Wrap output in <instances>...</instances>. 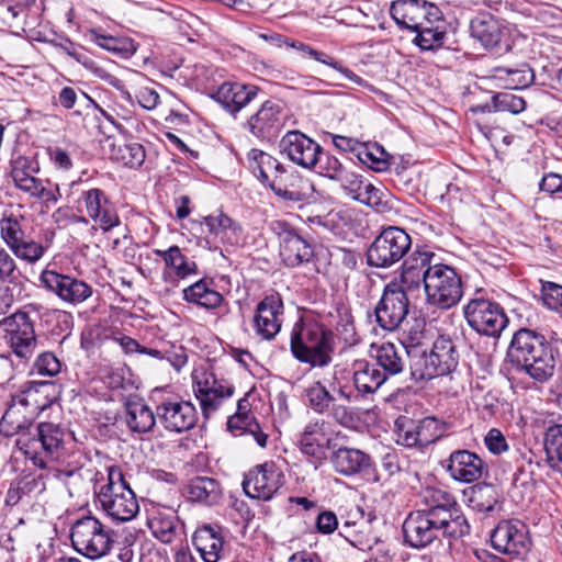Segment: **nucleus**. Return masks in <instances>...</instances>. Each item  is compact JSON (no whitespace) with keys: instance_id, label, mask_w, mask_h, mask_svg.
<instances>
[{"instance_id":"56","label":"nucleus","mask_w":562,"mask_h":562,"mask_svg":"<svg viewBox=\"0 0 562 562\" xmlns=\"http://www.w3.org/2000/svg\"><path fill=\"white\" fill-rule=\"evenodd\" d=\"M59 104L66 109H74L76 104L87 109L90 104H94V100L90 98L86 92L79 90L77 92L71 87H64L58 94Z\"/></svg>"},{"instance_id":"45","label":"nucleus","mask_w":562,"mask_h":562,"mask_svg":"<svg viewBox=\"0 0 562 562\" xmlns=\"http://www.w3.org/2000/svg\"><path fill=\"white\" fill-rule=\"evenodd\" d=\"M110 158L128 168H138L144 164L146 154L144 147L138 143H111Z\"/></svg>"},{"instance_id":"58","label":"nucleus","mask_w":562,"mask_h":562,"mask_svg":"<svg viewBox=\"0 0 562 562\" xmlns=\"http://www.w3.org/2000/svg\"><path fill=\"white\" fill-rule=\"evenodd\" d=\"M435 254L429 251H414L403 263L402 268L412 272L427 274L434 265Z\"/></svg>"},{"instance_id":"64","label":"nucleus","mask_w":562,"mask_h":562,"mask_svg":"<svg viewBox=\"0 0 562 562\" xmlns=\"http://www.w3.org/2000/svg\"><path fill=\"white\" fill-rule=\"evenodd\" d=\"M342 373V370L335 368L333 376L328 381L327 389L331 391L330 393L337 394L339 397L344 398L347 402H351L353 398V393L346 384L342 383L341 378L339 376Z\"/></svg>"},{"instance_id":"7","label":"nucleus","mask_w":562,"mask_h":562,"mask_svg":"<svg viewBox=\"0 0 562 562\" xmlns=\"http://www.w3.org/2000/svg\"><path fill=\"white\" fill-rule=\"evenodd\" d=\"M70 539L77 552L92 560L106 555L114 542L111 530L90 515L72 524Z\"/></svg>"},{"instance_id":"6","label":"nucleus","mask_w":562,"mask_h":562,"mask_svg":"<svg viewBox=\"0 0 562 562\" xmlns=\"http://www.w3.org/2000/svg\"><path fill=\"white\" fill-rule=\"evenodd\" d=\"M426 303L439 310L456 306L463 296L461 277L454 268L435 263L425 279Z\"/></svg>"},{"instance_id":"24","label":"nucleus","mask_w":562,"mask_h":562,"mask_svg":"<svg viewBox=\"0 0 562 562\" xmlns=\"http://www.w3.org/2000/svg\"><path fill=\"white\" fill-rule=\"evenodd\" d=\"M259 88L255 85L241 82H223L211 97L220 103L225 111L235 115L247 106L258 94Z\"/></svg>"},{"instance_id":"20","label":"nucleus","mask_w":562,"mask_h":562,"mask_svg":"<svg viewBox=\"0 0 562 562\" xmlns=\"http://www.w3.org/2000/svg\"><path fill=\"white\" fill-rule=\"evenodd\" d=\"M331 431L328 422L319 418L310 420L300 434L297 441L300 451L311 458L315 465L326 459L330 448Z\"/></svg>"},{"instance_id":"3","label":"nucleus","mask_w":562,"mask_h":562,"mask_svg":"<svg viewBox=\"0 0 562 562\" xmlns=\"http://www.w3.org/2000/svg\"><path fill=\"white\" fill-rule=\"evenodd\" d=\"M40 305L30 303L0 321L4 342L19 360L18 366L27 364L37 348V338L32 314L40 313Z\"/></svg>"},{"instance_id":"23","label":"nucleus","mask_w":562,"mask_h":562,"mask_svg":"<svg viewBox=\"0 0 562 562\" xmlns=\"http://www.w3.org/2000/svg\"><path fill=\"white\" fill-rule=\"evenodd\" d=\"M283 302L279 295H267L256 307L254 328L261 338L270 340L282 326Z\"/></svg>"},{"instance_id":"51","label":"nucleus","mask_w":562,"mask_h":562,"mask_svg":"<svg viewBox=\"0 0 562 562\" xmlns=\"http://www.w3.org/2000/svg\"><path fill=\"white\" fill-rule=\"evenodd\" d=\"M390 154L379 144H362L358 159L375 171L389 168Z\"/></svg>"},{"instance_id":"63","label":"nucleus","mask_w":562,"mask_h":562,"mask_svg":"<svg viewBox=\"0 0 562 562\" xmlns=\"http://www.w3.org/2000/svg\"><path fill=\"white\" fill-rule=\"evenodd\" d=\"M18 274L15 260L0 246V281H13Z\"/></svg>"},{"instance_id":"30","label":"nucleus","mask_w":562,"mask_h":562,"mask_svg":"<svg viewBox=\"0 0 562 562\" xmlns=\"http://www.w3.org/2000/svg\"><path fill=\"white\" fill-rule=\"evenodd\" d=\"M193 546L204 562H218L224 553V538L220 526L203 525L192 538Z\"/></svg>"},{"instance_id":"46","label":"nucleus","mask_w":562,"mask_h":562,"mask_svg":"<svg viewBox=\"0 0 562 562\" xmlns=\"http://www.w3.org/2000/svg\"><path fill=\"white\" fill-rule=\"evenodd\" d=\"M178 516L175 513H156L149 520L148 527L153 536L162 543H171L178 532Z\"/></svg>"},{"instance_id":"9","label":"nucleus","mask_w":562,"mask_h":562,"mask_svg":"<svg viewBox=\"0 0 562 562\" xmlns=\"http://www.w3.org/2000/svg\"><path fill=\"white\" fill-rule=\"evenodd\" d=\"M468 325L479 335L498 338L508 323L503 307L483 296L471 299L463 306Z\"/></svg>"},{"instance_id":"57","label":"nucleus","mask_w":562,"mask_h":562,"mask_svg":"<svg viewBox=\"0 0 562 562\" xmlns=\"http://www.w3.org/2000/svg\"><path fill=\"white\" fill-rule=\"evenodd\" d=\"M33 370L40 375L53 378L61 371V362L53 352H42L35 359Z\"/></svg>"},{"instance_id":"4","label":"nucleus","mask_w":562,"mask_h":562,"mask_svg":"<svg viewBox=\"0 0 562 562\" xmlns=\"http://www.w3.org/2000/svg\"><path fill=\"white\" fill-rule=\"evenodd\" d=\"M291 351L300 362L324 368L331 362V333L317 323L295 325Z\"/></svg>"},{"instance_id":"25","label":"nucleus","mask_w":562,"mask_h":562,"mask_svg":"<svg viewBox=\"0 0 562 562\" xmlns=\"http://www.w3.org/2000/svg\"><path fill=\"white\" fill-rule=\"evenodd\" d=\"M492 547L502 554L519 557L528 550L526 532L510 521L499 522L491 533Z\"/></svg>"},{"instance_id":"35","label":"nucleus","mask_w":562,"mask_h":562,"mask_svg":"<svg viewBox=\"0 0 562 562\" xmlns=\"http://www.w3.org/2000/svg\"><path fill=\"white\" fill-rule=\"evenodd\" d=\"M248 168L263 183L269 187L273 177L286 176L285 167L271 155L252 148L247 155Z\"/></svg>"},{"instance_id":"27","label":"nucleus","mask_w":562,"mask_h":562,"mask_svg":"<svg viewBox=\"0 0 562 562\" xmlns=\"http://www.w3.org/2000/svg\"><path fill=\"white\" fill-rule=\"evenodd\" d=\"M447 471L456 481L472 483L482 477L486 465L476 453L469 450H456L448 459Z\"/></svg>"},{"instance_id":"60","label":"nucleus","mask_w":562,"mask_h":562,"mask_svg":"<svg viewBox=\"0 0 562 562\" xmlns=\"http://www.w3.org/2000/svg\"><path fill=\"white\" fill-rule=\"evenodd\" d=\"M269 188L284 201L301 202L304 195L295 189L289 188L285 183V176L273 177L269 182Z\"/></svg>"},{"instance_id":"11","label":"nucleus","mask_w":562,"mask_h":562,"mask_svg":"<svg viewBox=\"0 0 562 562\" xmlns=\"http://www.w3.org/2000/svg\"><path fill=\"white\" fill-rule=\"evenodd\" d=\"M0 237L16 258L27 263L38 261L45 252V247L26 233V221L22 215H4L0 220Z\"/></svg>"},{"instance_id":"32","label":"nucleus","mask_w":562,"mask_h":562,"mask_svg":"<svg viewBox=\"0 0 562 562\" xmlns=\"http://www.w3.org/2000/svg\"><path fill=\"white\" fill-rule=\"evenodd\" d=\"M471 36L479 41L485 48L496 47L505 32L504 24L491 13H479L470 23Z\"/></svg>"},{"instance_id":"29","label":"nucleus","mask_w":562,"mask_h":562,"mask_svg":"<svg viewBox=\"0 0 562 562\" xmlns=\"http://www.w3.org/2000/svg\"><path fill=\"white\" fill-rule=\"evenodd\" d=\"M282 106L279 101L267 100L246 122V130L257 138L273 134L281 124Z\"/></svg>"},{"instance_id":"15","label":"nucleus","mask_w":562,"mask_h":562,"mask_svg":"<svg viewBox=\"0 0 562 562\" xmlns=\"http://www.w3.org/2000/svg\"><path fill=\"white\" fill-rule=\"evenodd\" d=\"M194 394L200 402L202 414L209 419L234 394V386L214 373L204 372L194 376Z\"/></svg>"},{"instance_id":"38","label":"nucleus","mask_w":562,"mask_h":562,"mask_svg":"<svg viewBox=\"0 0 562 562\" xmlns=\"http://www.w3.org/2000/svg\"><path fill=\"white\" fill-rule=\"evenodd\" d=\"M204 224L210 234L223 244L237 245L240 240L241 228L239 224L223 213L206 216Z\"/></svg>"},{"instance_id":"59","label":"nucleus","mask_w":562,"mask_h":562,"mask_svg":"<svg viewBox=\"0 0 562 562\" xmlns=\"http://www.w3.org/2000/svg\"><path fill=\"white\" fill-rule=\"evenodd\" d=\"M425 274L418 273V271L412 272L402 268L400 280H393L390 283H395L407 295L415 291L418 292L422 285L425 289Z\"/></svg>"},{"instance_id":"5","label":"nucleus","mask_w":562,"mask_h":562,"mask_svg":"<svg viewBox=\"0 0 562 562\" xmlns=\"http://www.w3.org/2000/svg\"><path fill=\"white\" fill-rule=\"evenodd\" d=\"M106 472V483L95 491L98 502L113 520L130 521L139 510L135 493L119 468L109 467Z\"/></svg>"},{"instance_id":"44","label":"nucleus","mask_w":562,"mask_h":562,"mask_svg":"<svg viewBox=\"0 0 562 562\" xmlns=\"http://www.w3.org/2000/svg\"><path fill=\"white\" fill-rule=\"evenodd\" d=\"M155 254L162 258L166 267L171 269L178 278L184 279L196 274V263L183 255L178 246H171L167 250L156 249Z\"/></svg>"},{"instance_id":"61","label":"nucleus","mask_w":562,"mask_h":562,"mask_svg":"<svg viewBox=\"0 0 562 562\" xmlns=\"http://www.w3.org/2000/svg\"><path fill=\"white\" fill-rule=\"evenodd\" d=\"M541 300L548 308L557 311L561 306L562 285L550 281L542 282Z\"/></svg>"},{"instance_id":"53","label":"nucleus","mask_w":562,"mask_h":562,"mask_svg":"<svg viewBox=\"0 0 562 562\" xmlns=\"http://www.w3.org/2000/svg\"><path fill=\"white\" fill-rule=\"evenodd\" d=\"M395 441L407 448H418L417 424L408 417L401 416L395 420Z\"/></svg>"},{"instance_id":"43","label":"nucleus","mask_w":562,"mask_h":562,"mask_svg":"<svg viewBox=\"0 0 562 562\" xmlns=\"http://www.w3.org/2000/svg\"><path fill=\"white\" fill-rule=\"evenodd\" d=\"M543 447L548 465L562 473V418L560 423L551 424L546 428Z\"/></svg>"},{"instance_id":"28","label":"nucleus","mask_w":562,"mask_h":562,"mask_svg":"<svg viewBox=\"0 0 562 562\" xmlns=\"http://www.w3.org/2000/svg\"><path fill=\"white\" fill-rule=\"evenodd\" d=\"M372 357L375 366L389 380L390 376L401 374L406 367L408 348L402 344L382 342L372 345Z\"/></svg>"},{"instance_id":"8","label":"nucleus","mask_w":562,"mask_h":562,"mask_svg":"<svg viewBox=\"0 0 562 562\" xmlns=\"http://www.w3.org/2000/svg\"><path fill=\"white\" fill-rule=\"evenodd\" d=\"M65 437L66 430L59 424L44 422L36 426L35 437L27 440L20 438L16 445L35 467L46 469L48 459L58 458Z\"/></svg>"},{"instance_id":"17","label":"nucleus","mask_w":562,"mask_h":562,"mask_svg":"<svg viewBox=\"0 0 562 562\" xmlns=\"http://www.w3.org/2000/svg\"><path fill=\"white\" fill-rule=\"evenodd\" d=\"M408 306L406 294L395 283H387L374 310L378 324L389 331L397 329L408 314Z\"/></svg>"},{"instance_id":"54","label":"nucleus","mask_w":562,"mask_h":562,"mask_svg":"<svg viewBox=\"0 0 562 562\" xmlns=\"http://www.w3.org/2000/svg\"><path fill=\"white\" fill-rule=\"evenodd\" d=\"M413 31L417 33L414 40L415 43L424 50L440 46L446 34L445 27L426 29L423 27V24L420 27H416Z\"/></svg>"},{"instance_id":"21","label":"nucleus","mask_w":562,"mask_h":562,"mask_svg":"<svg viewBox=\"0 0 562 562\" xmlns=\"http://www.w3.org/2000/svg\"><path fill=\"white\" fill-rule=\"evenodd\" d=\"M41 281L47 290L70 304L82 303L92 295V288L88 283L56 271H43Z\"/></svg>"},{"instance_id":"1","label":"nucleus","mask_w":562,"mask_h":562,"mask_svg":"<svg viewBox=\"0 0 562 562\" xmlns=\"http://www.w3.org/2000/svg\"><path fill=\"white\" fill-rule=\"evenodd\" d=\"M434 504L412 512L403 524L405 542L422 549L441 538L458 539L470 532V525L453 497L441 491L432 495Z\"/></svg>"},{"instance_id":"52","label":"nucleus","mask_w":562,"mask_h":562,"mask_svg":"<svg viewBox=\"0 0 562 562\" xmlns=\"http://www.w3.org/2000/svg\"><path fill=\"white\" fill-rule=\"evenodd\" d=\"M306 398L308 406L317 414L327 413L330 404L336 401L335 395L319 381L306 390Z\"/></svg>"},{"instance_id":"48","label":"nucleus","mask_w":562,"mask_h":562,"mask_svg":"<svg viewBox=\"0 0 562 562\" xmlns=\"http://www.w3.org/2000/svg\"><path fill=\"white\" fill-rule=\"evenodd\" d=\"M492 106L488 104L477 105L473 109L474 112H491L492 108L495 111L509 112L518 114L526 109V101L524 98L516 95L512 92H498L492 98Z\"/></svg>"},{"instance_id":"19","label":"nucleus","mask_w":562,"mask_h":562,"mask_svg":"<svg viewBox=\"0 0 562 562\" xmlns=\"http://www.w3.org/2000/svg\"><path fill=\"white\" fill-rule=\"evenodd\" d=\"M390 14L398 26L413 31L420 27L427 18L440 20L441 10L425 0H396L391 4Z\"/></svg>"},{"instance_id":"16","label":"nucleus","mask_w":562,"mask_h":562,"mask_svg":"<svg viewBox=\"0 0 562 562\" xmlns=\"http://www.w3.org/2000/svg\"><path fill=\"white\" fill-rule=\"evenodd\" d=\"M36 171L37 168L32 166L29 158L18 157L13 161L11 171L15 187L33 198L45 202H56L60 195L58 186L35 178L33 173Z\"/></svg>"},{"instance_id":"31","label":"nucleus","mask_w":562,"mask_h":562,"mask_svg":"<svg viewBox=\"0 0 562 562\" xmlns=\"http://www.w3.org/2000/svg\"><path fill=\"white\" fill-rule=\"evenodd\" d=\"M330 463L340 475L353 476L371 467V457L360 449L340 447L331 452Z\"/></svg>"},{"instance_id":"55","label":"nucleus","mask_w":562,"mask_h":562,"mask_svg":"<svg viewBox=\"0 0 562 562\" xmlns=\"http://www.w3.org/2000/svg\"><path fill=\"white\" fill-rule=\"evenodd\" d=\"M316 166L321 175L336 181L341 178L342 173L347 170L337 157L324 153L322 148Z\"/></svg>"},{"instance_id":"26","label":"nucleus","mask_w":562,"mask_h":562,"mask_svg":"<svg viewBox=\"0 0 562 562\" xmlns=\"http://www.w3.org/2000/svg\"><path fill=\"white\" fill-rule=\"evenodd\" d=\"M337 181L340 182L345 193L352 200L376 211H383L385 207L386 203L382 200V190L364 180L361 176L346 170Z\"/></svg>"},{"instance_id":"47","label":"nucleus","mask_w":562,"mask_h":562,"mask_svg":"<svg viewBox=\"0 0 562 562\" xmlns=\"http://www.w3.org/2000/svg\"><path fill=\"white\" fill-rule=\"evenodd\" d=\"M89 34L90 40L98 46L124 58L131 57L137 49V45L130 37L103 35L95 30H91Z\"/></svg>"},{"instance_id":"13","label":"nucleus","mask_w":562,"mask_h":562,"mask_svg":"<svg viewBox=\"0 0 562 562\" xmlns=\"http://www.w3.org/2000/svg\"><path fill=\"white\" fill-rule=\"evenodd\" d=\"M78 211L86 214L103 232H109L121 223L115 204L100 188L87 187L81 190Z\"/></svg>"},{"instance_id":"50","label":"nucleus","mask_w":562,"mask_h":562,"mask_svg":"<svg viewBox=\"0 0 562 562\" xmlns=\"http://www.w3.org/2000/svg\"><path fill=\"white\" fill-rule=\"evenodd\" d=\"M416 424L418 448H425L436 442L443 437L447 431V424L436 417H426Z\"/></svg>"},{"instance_id":"40","label":"nucleus","mask_w":562,"mask_h":562,"mask_svg":"<svg viewBox=\"0 0 562 562\" xmlns=\"http://www.w3.org/2000/svg\"><path fill=\"white\" fill-rule=\"evenodd\" d=\"M407 358L409 359L411 376L415 382L441 376L431 361L430 353H427L418 345L408 348Z\"/></svg>"},{"instance_id":"34","label":"nucleus","mask_w":562,"mask_h":562,"mask_svg":"<svg viewBox=\"0 0 562 562\" xmlns=\"http://www.w3.org/2000/svg\"><path fill=\"white\" fill-rule=\"evenodd\" d=\"M352 381L356 390L366 395L375 393L387 379L374 363L357 360L352 364Z\"/></svg>"},{"instance_id":"14","label":"nucleus","mask_w":562,"mask_h":562,"mask_svg":"<svg viewBox=\"0 0 562 562\" xmlns=\"http://www.w3.org/2000/svg\"><path fill=\"white\" fill-rule=\"evenodd\" d=\"M284 474L273 461L257 464L244 477L245 494L254 499L270 501L283 486Z\"/></svg>"},{"instance_id":"22","label":"nucleus","mask_w":562,"mask_h":562,"mask_svg":"<svg viewBox=\"0 0 562 562\" xmlns=\"http://www.w3.org/2000/svg\"><path fill=\"white\" fill-rule=\"evenodd\" d=\"M274 229L279 235L280 256L286 266L296 267L312 259V245L285 222H276Z\"/></svg>"},{"instance_id":"42","label":"nucleus","mask_w":562,"mask_h":562,"mask_svg":"<svg viewBox=\"0 0 562 562\" xmlns=\"http://www.w3.org/2000/svg\"><path fill=\"white\" fill-rule=\"evenodd\" d=\"M289 47L295 48L296 50L302 52L304 55L310 56L314 60H316L323 65H326L328 67H331L333 69L340 72L345 78L352 81L353 83H356L358 86H366V81L361 77L356 75L349 68L345 67L340 61L336 60L330 55H328L324 52L317 50V49L313 48L312 46L304 44L302 42L290 41Z\"/></svg>"},{"instance_id":"18","label":"nucleus","mask_w":562,"mask_h":562,"mask_svg":"<svg viewBox=\"0 0 562 562\" xmlns=\"http://www.w3.org/2000/svg\"><path fill=\"white\" fill-rule=\"evenodd\" d=\"M280 154L293 164L313 169L321 154V145L300 131H289L279 142Z\"/></svg>"},{"instance_id":"33","label":"nucleus","mask_w":562,"mask_h":562,"mask_svg":"<svg viewBox=\"0 0 562 562\" xmlns=\"http://www.w3.org/2000/svg\"><path fill=\"white\" fill-rule=\"evenodd\" d=\"M184 495L193 503L204 506L218 504L223 496L222 486L218 481L209 476H194L184 486Z\"/></svg>"},{"instance_id":"62","label":"nucleus","mask_w":562,"mask_h":562,"mask_svg":"<svg viewBox=\"0 0 562 562\" xmlns=\"http://www.w3.org/2000/svg\"><path fill=\"white\" fill-rule=\"evenodd\" d=\"M484 445L487 450L495 456L507 452L508 442L504 434L497 428H491L484 437Z\"/></svg>"},{"instance_id":"39","label":"nucleus","mask_w":562,"mask_h":562,"mask_svg":"<svg viewBox=\"0 0 562 562\" xmlns=\"http://www.w3.org/2000/svg\"><path fill=\"white\" fill-rule=\"evenodd\" d=\"M493 77L504 82L506 89L516 90L529 87L535 79L530 66L526 63L516 67L499 66L493 69Z\"/></svg>"},{"instance_id":"36","label":"nucleus","mask_w":562,"mask_h":562,"mask_svg":"<svg viewBox=\"0 0 562 562\" xmlns=\"http://www.w3.org/2000/svg\"><path fill=\"white\" fill-rule=\"evenodd\" d=\"M429 353L441 376L452 373L459 364L457 345L449 336H439Z\"/></svg>"},{"instance_id":"10","label":"nucleus","mask_w":562,"mask_h":562,"mask_svg":"<svg viewBox=\"0 0 562 562\" xmlns=\"http://www.w3.org/2000/svg\"><path fill=\"white\" fill-rule=\"evenodd\" d=\"M411 236L402 228H384L367 251L368 265L375 268H389L398 262L411 249Z\"/></svg>"},{"instance_id":"41","label":"nucleus","mask_w":562,"mask_h":562,"mask_svg":"<svg viewBox=\"0 0 562 562\" xmlns=\"http://www.w3.org/2000/svg\"><path fill=\"white\" fill-rule=\"evenodd\" d=\"M183 299L188 303L196 304L206 310H214L221 306L224 301L223 295L209 286L204 280H199L183 289Z\"/></svg>"},{"instance_id":"12","label":"nucleus","mask_w":562,"mask_h":562,"mask_svg":"<svg viewBox=\"0 0 562 562\" xmlns=\"http://www.w3.org/2000/svg\"><path fill=\"white\" fill-rule=\"evenodd\" d=\"M161 393L155 390L151 397L157 402L156 416L164 428L178 434L193 428L198 422L194 405L173 396L158 397Z\"/></svg>"},{"instance_id":"37","label":"nucleus","mask_w":562,"mask_h":562,"mask_svg":"<svg viewBox=\"0 0 562 562\" xmlns=\"http://www.w3.org/2000/svg\"><path fill=\"white\" fill-rule=\"evenodd\" d=\"M157 419L154 413L142 400L128 401L125 405V422L134 432H147L153 429Z\"/></svg>"},{"instance_id":"49","label":"nucleus","mask_w":562,"mask_h":562,"mask_svg":"<svg viewBox=\"0 0 562 562\" xmlns=\"http://www.w3.org/2000/svg\"><path fill=\"white\" fill-rule=\"evenodd\" d=\"M497 501V491L492 484L481 483L470 488L469 503L477 512L493 510Z\"/></svg>"},{"instance_id":"2","label":"nucleus","mask_w":562,"mask_h":562,"mask_svg":"<svg viewBox=\"0 0 562 562\" xmlns=\"http://www.w3.org/2000/svg\"><path fill=\"white\" fill-rule=\"evenodd\" d=\"M510 362L539 383L549 381L555 371V356L543 335L531 329L517 330L508 348Z\"/></svg>"}]
</instances>
